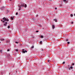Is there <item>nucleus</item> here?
<instances>
[{
	"label": "nucleus",
	"mask_w": 75,
	"mask_h": 75,
	"mask_svg": "<svg viewBox=\"0 0 75 75\" xmlns=\"http://www.w3.org/2000/svg\"><path fill=\"white\" fill-rule=\"evenodd\" d=\"M22 52L23 53H25V52H27V51L25 50H24V49L22 50Z\"/></svg>",
	"instance_id": "1"
},
{
	"label": "nucleus",
	"mask_w": 75,
	"mask_h": 75,
	"mask_svg": "<svg viewBox=\"0 0 75 75\" xmlns=\"http://www.w3.org/2000/svg\"><path fill=\"white\" fill-rule=\"evenodd\" d=\"M24 3H23L21 4V7H24Z\"/></svg>",
	"instance_id": "2"
},
{
	"label": "nucleus",
	"mask_w": 75,
	"mask_h": 75,
	"mask_svg": "<svg viewBox=\"0 0 75 75\" xmlns=\"http://www.w3.org/2000/svg\"><path fill=\"white\" fill-rule=\"evenodd\" d=\"M73 69L72 66H70L69 68V70H71V69Z\"/></svg>",
	"instance_id": "3"
},
{
	"label": "nucleus",
	"mask_w": 75,
	"mask_h": 75,
	"mask_svg": "<svg viewBox=\"0 0 75 75\" xmlns=\"http://www.w3.org/2000/svg\"><path fill=\"white\" fill-rule=\"evenodd\" d=\"M4 21H7L8 22L9 21V20L8 19H7V18H5V19Z\"/></svg>",
	"instance_id": "4"
},
{
	"label": "nucleus",
	"mask_w": 75,
	"mask_h": 75,
	"mask_svg": "<svg viewBox=\"0 0 75 75\" xmlns=\"http://www.w3.org/2000/svg\"><path fill=\"white\" fill-rule=\"evenodd\" d=\"M7 22H5V23H4V25H5V26H7Z\"/></svg>",
	"instance_id": "5"
},
{
	"label": "nucleus",
	"mask_w": 75,
	"mask_h": 75,
	"mask_svg": "<svg viewBox=\"0 0 75 75\" xmlns=\"http://www.w3.org/2000/svg\"><path fill=\"white\" fill-rule=\"evenodd\" d=\"M53 20H54V21H55V22H57V20L56 19H53Z\"/></svg>",
	"instance_id": "6"
},
{
	"label": "nucleus",
	"mask_w": 75,
	"mask_h": 75,
	"mask_svg": "<svg viewBox=\"0 0 75 75\" xmlns=\"http://www.w3.org/2000/svg\"><path fill=\"white\" fill-rule=\"evenodd\" d=\"M40 38H44V36L42 35H41Z\"/></svg>",
	"instance_id": "7"
},
{
	"label": "nucleus",
	"mask_w": 75,
	"mask_h": 75,
	"mask_svg": "<svg viewBox=\"0 0 75 75\" xmlns=\"http://www.w3.org/2000/svg\"><path fill=\"white\" fill-rule=\"evenodd\" d=\"M52 25L53 29H54L55 28V25Z\"/></svg>",
	"instance_id": "8"
},
{
	"label": "nucleus",
	"mask_w": 75,
	"mask_h": 75,
	"mask_svg": "<svg viewBox=\"0 0 75 75\" xmlns=\"http://www.w3.org/2000/svg\"><path fill=\"white\" fill-rule=\"evenodd\" d=\"M40 44H42V41H40Z\"/></svg>",
	"instance_id": "9"
},
{
	"label": "nucleus",
	"mask_w": 75,
	"mask_h": 75,
	"mask_svg": "<svg viewBox=\"0 0 75 75\" xmlns=\"http://www.w3.org/2000/svg\"><path fill=\"white\" fill-rule=\"evenodd\" d=\"M68 39H66L65 41H66L67 42V41H68Z\"/></svg>",
	"instance_id": "10"
},
{
	"label": "nucleus",
	"mask_w": 75,
	"mask_h": 75,
	"mask_svg": "<svg viewBox=\"0 0 75 75\" xmlns=\"http://www.w3.org/2000/svg\"><path fill=\"white\" fill-rule=\"evenodd\" d=\"M25 7H27V4H25V6H24Z\"/></svg>",
	"instance_id": "11"
},
{
	"label": "nucleus",
	"mask_w": 75,
	"mask_h": 75,
	"mask_svg": "<svg viewBox=\"0 0 75 75\" xmlns=\"http://www.w3.org/2000/svg\"><path fill=\"white\" fill-rule=\"evenodd\" d=\"M70 16H71V17H73V14H71L70 15Z\"/></svg>",
	"instance_id": "12"
},
{
	"label": "nucleus",
	"mask_w": 75,
	"mask_h": 75,
	"mask_svg": "<svg viewBox=\"0 0 75 75\" xmlns=\"http://www.w3.org/2000/svg\"><path fill=\"white\" fill-rule=\"evenodd\" d=\"M0 52H1V53H2V50H0Z\"/></svg>",
	"instance_id": "13"
},
{
	"label": "nucleus",
	"mask_w": 75,
	"mask_h": 75,
	"mask_svg": "<svg viewBox=\"0 0 75 75\" xmlns=\"http://www.w3.org/2000/svg\"><path fill=\"white\" fill-rule=\"evenodd\" d=\"M15 51H16V52H18V50L17 49H16L15 50Z\"/></svg>",
	"instance_id": "14"
},
{
	"label": "nucleus",
	"mask_w": 75,
	"mask_h": 75,
	"mask_svg": "<svg viewBox=\"0 0 75 75\" xmlns=\"http://www.w3.org/2000/svg\"><path fill=\"white\" fill-rule=\"evenodd\" d=\"M1 41H4V39H2L1 40Z\"/></svg>",
	"instance_id": "15"
},
{
	"label": "nucleus",
	"mask_w": 75,
	"mask_h": 75,
	"mask_svg": "<svg viewBox=\"0 0 75 75\" xmlns=\"http://www.w3.org/2000/svg\"><path fill=\"white\" fill-rule=\"evenodd\" d=\"M70 44V42H67V44Z\"/></svg>",
	"instance_id": "16"
},
{
	"label": "nucleus",
	"mask_w": 75,
	"mask_h": 75,
	"mask_svg": "<svg viewBox=\"0 0 75 75\" xmlns=\"http://www.w3.org/2000/svg\"><path fill=\"white\" fill-rule=\"evenodd\" d=\"M10 26H8V28H10Z\"/></svg>",
	"instance_id": "17"
},
{
	"label": "nucleus",
	"mask_w": 75,
	"mask_h": 75,
	"mask_svg": "<svg viewBox=\"0 0 75 75\" xmlns=\"http://www.w3.org/2000/svg\"><path fill=\"white\" fill-rule=\"evenodd\" d=\"M6 18L5 17H4V18H3V20H5V18Z\"/></svg>",
	"instance_id": "18"
},
{
	"label": "nucleus",
	"mask_w": 75,
	"mask_h": 75,
	"mask_svg": "<svg viewBox=\"0 0 75 75\" xmlns=\"http://www.w3.org/2000/svg\"><path fill=\"white\" fill-rule=\"evenodd\" d=\"M11 20H13V18L12 17H11Z\"/></svg>",
	"instance_id": "19"
},
{
	"label": "nucleus",
	"mask_w": 75,
	"mask_h": 75,
	"mask_svg": "<svg viewBox=\"0 0 75 75\" xmlns=\"http://www.w3.org/2000/svg\"><path fill=\"white\" fill-rule=\"evenodd\" d=\"M65 62H63V64H64Z\"/></svg>",
	"instance_id": "20"
},
{
	"label": "nucleus",
	"mask_w": 75,
	"mask_h": 75,
	"mask_svg": "<svg viewBox=\"0 0 75 75\" xmlns=\"http://www.w3.org/2000/svg\"><path fill=\"white\" fill-rule=\"evenodd\" d=\"M64 1H66V2H67V0H63Z\"/></svg>",
	"instance_id": "21"
},
{
	"label": "nucleus",
	"mask_w": 75,
	"mask_h": 75,
	"mask_svg": "<svg viewBox=\"0 0 75 75\" xmlns=\"http://www.w3.org/2000/svg\"><path fill=\"white\" fill-rule=\"evenodd\" d=\"M16 15H18V13L16 12Z\"/></svg>",
	"instance_id": "22"
},
{
	"label": "nucleus",
	"mask_w": 75,
	"mask_h": 75,
	"mask_svg": "<svg viewBox=\"0 0 75 75\" xmlns=\"http://www.w3.org/2000/svg\"><path fill=\"white\" fill-rule=\"evenodd\" d=\"M5 21H4H4H3V23H5Z\"/></svg>",
	"instance_id": "23"
},
{
	"label": "nucleus",
	"mask_w": 75,
	"mask_h": 75,
	"mask_svg": "<svg viewBox=\"0 0 75 75\" xmlns=\"http://www.w3.org/2000/svg\"><path fill=\"white\" fill-rule=\"evenodd\" d=\"M38 32H39L38 30H37V31L36 32V33H38Z\"/></svg>",
	"instance_id": "24"
},
{
	"label": "nucleus",
	"mask_w": 75,
	"mask_h": 75,
	"mask_svg": "<svg viewBox=\"0 0 75 75\" xmlns=\"http://www.w3.org/2000/svg\"><path fill=\"white\" fill-rule=\"evenodd\" d=\"M15 43H16V44H18V42H15Z\"/></svg>",
	"instance_id": "25"
},
{
	"label": "nucleus",
	"mask_w": 75,
	"mask_h": 75,
	"mask_svg": "<svg viewBox=\"0 0 75 75\" xmlns=\"http://www.w3.org/2000/svg\"><path fill=\"white\" fill-rule=\"evenodd\" d=\"M21 7H20L19 8V11H20V10H21Z\"/></svg>",
	"instance_id": "26"
},
{
	"label": "nucleus",
	"mask_w": 75,
	"mask_h": 75,
	"mask_svg": "<svg viewBox=\"0 0 75 75\" xmlns=\"http://www.w3.org/2000/svg\"><path fill=\"white\" fill-rule=\"evenodd\" d=\"M47 62H49V63H50V60H48Z\"/></svg>",
	"instance_id": "27"
},
{
	"label": "nucleus",
	"mask_w": 75,
	"mask_h": 75,
	"mask_svg": "<svg viewBox=\"0 0 75 75\" xmlns=\"http://www.w3.org/2000/svg\"><path fill=\"white\" fill-rule=\"evenodd\" d=\"M72 65H74V63H73L72 64Z\"/></svg>",
	"instance_id": "28"
},
{
	"label": "nucleus",
	"mask_w": 75,
	"mask_h": 75,
	"mask_svg": "<svg viewBox=\"0 0 75 75\" xmlns=\"http://www.w3.org/2000/svg\"><path fill=\"white\" fill-rule=\"evenodd\" d=\"M71 24H74V22H72L71 23Z\"/></svg>",
	"instance_id": "29"
},
{
	"label": "nucleus",
	"mask_w": 75,
	"mask_h": 75,
	"mask_svg": "<svg viewBox=\"0 0 75 75\" xmlns=\"http://www.w3.org/2000/svg\"><path fill=\"white\" fill-rule=\"evenodd\" d=\"M34 48V46H33L32 47H31V48Z\"/></svg>",
	"instance_id": "30"
},
{
	"label": "nucleus",
	"mask_w": 75,
	"mask_h": 75,
	"mask_svg": "<svg viewBox=\"0 0 75 75\" xmlns=\"http://www.w3.org/2000/svg\"><path fill=\"white\" fill-rule=\"evenodd\" d=\"M10 51V50H9V49H8V50H7V51Z\"/></svg>",
	"instance_id": "31"
},
{
	"label": "nucleus",
	"mask_w": 75,
	"mask_h": 75,
	"mask_svg": "<svg viewBox=\"0 0 75 75\" xmlns=\"http://www.w3.org/2000/svg\"><path fill=\"white\" fill-rule=\"evenodd\" d=\"M73 15H74V16H75V13H74V14H73Z\"/></svg>",
	"instance_id": "32"
},
{
	"label": "nucleus",
	"mask_w": 75,
	"mask_h": 75,
	"mask_svg": "<svg viewBox=\"0 0 75 75\" xmlns=\"http://www.w3.org/2000/svg\"><path fill=\"white\" fill-rule=\"evenodd\" d=\"M68 0H67L66 3H67V2H68Z\"/></svg>",
	"instance_id": "33"
},
{
	"label": "nucleus",
	"mask_w": 75,
	"mask_h": 75,
	"mask_svg": "<svg viewBox=\"0 0 75 75\" xmlns=\"http://www.w3.org/2000/svg\"><path fill=\"white\" fill-rule=\"evenodd\" d=\"M57 8H55V9L56 10Z\"/></svg>",
	"instance_id": "34"
},
{
	"label": "nucleus",
	"mask_w": 75,
	"mask_h": 75,
	"mask_svg": "<svg viewBox=\"0 0 75 75\" xmlns=\"http://www.w3.org/2000/svg\"><path fill=\"white\" fill-rule=\"evenodd\" d=\"M68 67H69V65H68Z\"/></svg>",
	"instance_id": "35"
},
{
	"label": "nucleus",
	"mask_w": 75,
	"mask_h": 75,
	"mask_svg": "<svg viewBox=\"0 0 75 75\" xmlns=\"http://www.w3.org/2000/svg\"><path fill=\"white\" fill-rule=\"evenodd\" d=\"M50 1H52V0H49Z\"/></svg>",
	"instance_id": "36"
},
{
	"label": "nucleus",
	"mask_w": 75,
	"mask_h": 75,
	"mask_svg": "<svg viewBox=\"0 0 75 75\" xmlns=\"http://www.w3.org/2000/svg\"><path fill=\"white\" fill-rule=\"evenodd\" d=\"M21 7V6H19V7Z\"/></svg>",
	"instance_id": "37"
},
{
	"label": "nucleus",
	"mask_w": 75,
	"mask_h": 75,
	"mask_svg": "<svg viewBox=\"0 0 75 75\" xmlns=\"http://www.w3.org/2000/svg\"><path fill=\"white\" fill-rule=\"evenodd\" d=\"M1 21H3V20H2V19L1 20Z\"/></svg>",
	"instance_id": "38"
},
{
	"label": "nucleus",
	"mask_w": 75,
	"mask_h": 75,
	"mask_svg": "<svg viewBox=\"0 0 75 75\" xmlns=\"http://www.w3.org/2000/svg\"><path fill=\"white\" fill-rule=\"evenodd\" d=\"M0 3H1V0H0Z\"/></svg>",
	"instance_id": "39"
},
{
	"label": "nucleus",
	"mask_w": 75,
	"mask_h": 75,
	"mask_svg": "<svg viewBox=\"0 0 75 75\" xmlns=\"http://www.w3.org/2000/svg\"><path fill=\"white\" fill-rule=\"evenodd\" d=\"M10 1H11V0H10Z\"/></svg>",
	"instance_id": "40"
},
{
	"label": "nucleus",
	"mask_w": 75,
	"mask_h": 75,
	"mask_svg": "<svg viewBox=\"0 0 75 75\" xmlns=\"http://www.w3.org/2000/svg\"><path fill=\"white\" fill-rule=\"evenodd\" d=\"M1 42H0V43H1Z\"/></svg>",
	"instance_id": "41"
}]
</instances>
